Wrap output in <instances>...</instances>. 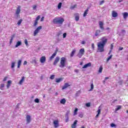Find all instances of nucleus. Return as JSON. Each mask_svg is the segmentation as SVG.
Instances as JSON below:
<instances>
[{
    "label": "nucleus",
    "mask_w": 128,
    "mask_h": 128,
    "mask_svg": "<svg viewBox=\"0 0 128 128\" xmlns=\"http://www.w3.org/2000/svg\"><path fill=\"white\" fill-rule=\"evenodd\" d=\"M62 80V78H56V82H60Z\"/></svg>",
    "instance_id": "a878e982"
},
{
    "label": "nucleus",
    "mask_w": 128,
    "mask_h": 128,
    "mask_svg": "<svg viewBox=\"0 0 128 128\" xmlns=\"http://www.w3.org/2000/svg\"><path fill=\"white\" fill-rule=\"evenodd\" d=\"M66 102V100L64 98L62 99L60 101V103L62 104H65Z\"/></svg>",
    "instance_id": "aec40b11"
},
{
    "label": "nucleus",
    "mask_w": 128,
    "mask_h": 128,
    "mask_svg": "<svg viewBox=\"0 0 128 128\" xmlns=\"http://www.w3.org/2000/svg\"><path fill=\"white\" fill-rule=\"evenodd\" d=\"M32 8H33V10H36V6L34 5L33 6H32Z\"/></svg>",
    "instance_id": "8fccbe9b"
},
{
    "label": "nucleus",
    "mask_w": 128,
    "mask_h": 128,
    "mask_svg": "<svg viewBox=\"0 0 128 128\" xmlns=\"http://www.w3.org/2000/svg\"><path fill=\"white\" fill-rule=\"evenodd\" d=\"M76 8V5H74L73 6H71L70 7V10H74V8Z\"/></svg>",
    "instance_id": "c9c22d12"
},
{
    "label": "nucleus",
    "mask_w": 128,
    "mask_h": 128,
    "mask_svg": "<svg viewBox=\"0 0 128 128\" xmlns=\"http://www.w3.org/2000/svg\"><path fill=\"white\" fill-rule=\"evenodd\" d=\"M74 72H77L78 73V72H80V70H78L76 69V70H74Z\"/></svg>",
    "instance_id": "e2e57ef3"
},
{
    "label": "nucleus",
    "mask_w": 128,
    "mask_h": 128,
    "mask_svg": "<svg viewBox=\"0 0 128 128\" xmlns=\"http://www.w3.org/2000/svg\"><path fill=\"white\" fill-rule=\"evenodd\" d=\"M42 28V26H39L36 28V30L34 31V36H36V34H38L40 32V30Z\"/></svg>",
    "instance_id": "20e7f679"
},
{
    "label": "nucleus",
    "mask_w": 128,
    "mask_h": 128,
    "mask_svg": "<svg viewBox=\"0 0 128 128\" xmlns=\"http://www.w3.org/2000/svg\"><path fill=\"white\" fill-rule=\"evenodd\" d=\"M68 114H70V112L67 111L66 115H65V118H66V122H68V120L70 118L68 117Z\"/></svg>",
    "instance_id": "0eeeda50"
},
{
    "label": "nucleus",
    "mask_w": 128,
    "mask_h": 128,
    "mask_svg": "<svg viewBox=\"0 0 128 128\" xmlns=\"http://www.w3.org/2000/svg\"><path fill=\"white\" fill-rule=\"evenodd\" d=\"M86 106H87V108H90V103H86Z\"/></svg>",
    "instance_id": "a18cd8bd"
},
{
    "label": "nucleus",
    "mask_w": 128,
    "mask_h": 128,
    "mask_svg": "<svg viewBox=\"0 0 128 128\" xmlns=\"http://www.w3.org/2000/svg\"><path fill=\"white\" fill-rule=\"evenodd\" d=\"M12 40H14V38H11L10 40V44L12 42Z\"/></svg>",
    "instance_id": "6e6d98bb"
},
{
    "label": "nucleus",
    "mask_w": 128,
    "mask_h": 128,
    "mask_svg": "<svg viewBox=\"0 0 128 128\" xmlns=\"http://www.w3.org/2000/svg\"><path fill=\"white\" fill-rule=\"evenodd\" d=\"M81 92H81V90H78V91L76 92V94H75L76 96H80V95Z\"/></svg>",
    "instance_id": "5701e85b"
},
{
    "label": "nucleus",
    "mask_w": 128,
    "mask_h": 128,
    "mask_svg": "<svg viewBox=\"0 0 128 128\" xmlns=\"http://www.w3.org/2000/svg\"><path fill=\"white\" fill-rule=\"evenodd\" d=\"M104 0H101L100 2V5L102 6V4H104Z\"/></svg>",
    "instance_id": "603ef678"
},
{
    "label": "nucleus",
    "mask_w": 128,
    "mask_h": 128,
    "mask_svg": "<svg viewBox=\"0 0 128 128\" xmlns=\"http://www.w3.org/2000/svg\"><path fill=\"white\" fill-rule=\"evenodd\" d=\"M28 64V62L24 61V64L26 65V64Z\"/></svg>",
    "instance_id": "0e129e2a"
},
{
    "label": "nucleus",
    "mask_w": 128,
    "mask_h": 128,
    "mask_svg": "<svg viewBox=\"0 0 128 128\" xmlns=\"http://www.w3.org/2000/svg\"><path fill=\"white\" fill-rule=\"evenodd\" d=\"M20 6L18 7L16 12V14L17 16V18L18 16V14H20Z\"/></svg>",
    "instance_id": "6e6552de"
},
{
    "label": "nucleus",
    "mask_w": 128,
    "mask_h": 128,
    "mask_svg": "<svg viewBox=\"0 0 128 128\" xmlns=\"http://www.w3.org/2000/svg\"><path fill=\"white\" fill-rule=\"evenodd\" d=\"M76 49H74L72 50V53L70 54L71 58H72V56H74V54H76Z\"/></svg>",
    "instance_id": "6ab92c4d"
},
{
    "label": "nucleus",
    "mask_w": 128,
    "mask_h": 128,
    "mask_svg": "<svg viewBox=\"0 0 128 128\" xmlns=\"http://www.w3.org/2000/svg\"><path fill=\"white\" fill-rule=\"evenodd\" d=\"M78 108H76V109L74 110V115L76 114V112H78Z\"/></svg>",
    "instance_id": "4c0bfd02"
},
{
    "label": "nucleus",
    "mask_w": 128,
    "mask_h": 128,
    "mask_svg": "<svg viewBox=\"0 0 128 128\" xmlns=\"http://www.w3.org/2000/svg\"><path fill=\"white\" fill-rule=\"evenodd\" d=\"M40 18V16H38L36 18V21L38 22V20Z\"/></svg>",
    "instance_id": "ea45409f"
},
{
    "label": "nucleus",
    "mask_w": 128,
    "mask_h": 128,
    "mask_svg": "<svg viewBox=\"0 0 128 128\" xmlns=\"http://www.w3.org/2000/svg\"><path fill=\"white\" fill-rule=\"evenodd\" d=\"M90 66H92V63L90 62L85 64L82 67V68H88Z\"/></svg>",
    "instance_id": "9d476101"
},
{
    "label": "nucleus",
    "mask_w": 128,
    "mask_h": 128,
    "mask_svg": "<svg viewBox=\"0 0 128 128\" xmlns=\"http://www.w3.org/2000/svg\"><path fill=\"white\" fill-rule=\"evenodd\" d=\"M54 124L55 128H58V121L56 120L54 121Z\"/></svg>",
    "instance_id": "f3484780"
},
{
    "label": "nucleus",
    "mask_w": 128,
    "mask_h": 128,
    "mask_svg": "<svg viewBox=\"0 0 128 128\" xmlns=\"http://www.w3.org/2000/svg\"><path fill=\"white\" fill-rule=\"evenodd\" d=\"M123 16H124V19L126 18H128V12H124L123 13Z\"/></svg>",
    "instance_id": "412c9836"
},
{
    "label": "nucleus",
    "mask_w": 128,
    "mask_h": 128,
    "mask_svg": "<svg viewBox=\"0 0 128 128\" xmlns=\"http://www.w3.org/2000/svg\"><path fill=\"white\" fill-rule=\"evenodd\" d=\"M98 24H99L100 28L102 30H104V22L102 21H100L98 22Z\"/></svg>",
    "instance_id": "423d86ee"
},
{
    "label": "nucleus",
    "mask_w": 128,
    "mask_h": 128,
    "mask_svg": "<svg viewBox=\"0 0 128 128\" xmlns=\"http://www.w3.org/2000/svg\"><path fill=\"white\" fill-rule=\"evenodd\" d=\"M59 60H60V57L58 56L56 57L54 62V65L56 66V64L58 62Z\"/></svg>",
    "instance_id": "9b49d317"
},
{
    "label": "nucleus",
    "mask_w": 128,
    "mask_h": 128,
    "mask_svg": "<svg viewBox=\"0 0 128 128\" xmlns=\"http://www.w3.org/2000/svg\"><path fill=\"white\" fill-rule=\"evenodd\" d=\"M24 44L26 46H28V40L27 39H25L24 40Z\"/></svg>",
    "instance_id": "58836bf2"
},
{
    "label": "nucleus",
    "mask_w": 128,
    "mask_h": 128,
    "mask_svg": "<svg viewBox=\"0 0 128 128\" xmlns=\"http://www.w3.org/2000/svg\"><path fill=\"white\" fill-rule=\"evenodd\" d=\"M110 126L112 128H114V126H116V124H111Z\"/></svg>",
    "instance_id": "09e8293b"
},
{
    "label": "nucleus",
    "mask_w": 128,
    "mask_h": 128,
    "mask_svg": "<svg viewBox=\"0 0 128 128\" xmlns=\"http://www.w3.org/2000/svg\"><path fill=\"white\" fill-rule=\"evenodd\" d=\"M34 102H36V104H38V102H40V100L36 98L34 100Z\"/></svg>",
    "instance_id": "e433bc0d"
},
{
    "label": "nucleus",
    "mask_w": 128,
    "mask_h": 128,
    "mask_svg": "<svg viewBox=\"0 0 128 128\" xmlns=\"http://www.w3.org/2000/svg\"><path fill=\"white\" fill-rule=\"evenodd\" d=\"M62 32H59L58 34H57V36H60V34H62Z\"/></svg>",
    "instance_id": "c03bdc74"
},
{
    "label": "nucleus",
    "mask_w": 128,
    "mask_h": 128,
    "mask_svg": "<svg viewBox=\"0 0 128 128\" xmlns=\"http://www.w3.org/2000/svg\"><path fill=\"white\" fill-rule=\"evenodd\" d=\"M50 80H54V75H52L50 77Z\"/></svg>",
    "instance_id": "de8ad7c7"
},
{
    "label": "nucleus",
    "mask_w": 128,
    "mask_h": 128,
    "mask_svg": "<svg viewBox=\"0 0 128 128\" xmlns=\"http://www.w3.org/2000/svg\"><path fill=\"white\" fill-rule=\"evenodd\" d=\"M70 86V84H68V83H65L64 86L62 88V90H66V88H68Z\"/></svg>",
    "instance_id": "4468645a"
},
{
    "label": "nucleus",
    "mask_w": 128,
    "mask_h": 128,
    "mask_svg": "<svg viewBox=\"0 0 128 128\" xmlns=\"http://www.w3.org/2000/svg\"><path fill=\"white\" fill-rule=\"evenodd\" d=\"M20 64H22V60H18V68H20Z\"/></svg>",
    "instance_id": "393cba45"
},
{
    "label": "nucleus",
    "mask_w": 128,
    "mask_h": 128,
    "mask_svg": "<svg viewBox=\"0 0 128 128\" xmlns=\"http://www.w3.org/2000/svg\"><path fill=\"white\" fill-rule=\"evenodd\" d=\"M118 16V12H116V11L112 12V16L113 18H116Z\"/></svg>",
    "instance_id": "ddd939ff"
},
{
    "label": "nucleus",
    "mask_w": 128,
    "mask_h": 128,
    "mask_svg": "<svg viewBox=\"0 0 128 128\" xmlns=\"http://www.w3.org/2000/svg\"><path fill=\"white\" fill-rule=\"evenodd\" d=\"M6 80H8V77H4L3 80V82H6Z\"/></svg>",
    "instance_id": "5fc2aeb1"
},
{
    "label": "nucleus",
    "mask_w": 128,
    "mask_h": 128,
    "mask_svg": "<svg viewBox=\"0 0 128 128\" xmlns=\"http://www.w3.org/2000/svg\"><path fill=\"white\" fill-rule=\"evenodd\" d=\"M44 17H42L40 19V22H43L44 21Z\"/></svg>",
    "instance_id": "69168bd1"
},
{
    "label": "nucleus",
    "mask_w": 128,
    "mask_h": 128,
    "mask_svg": "<svg viewBox=\"0 0 128 128\" xmlns=\"http://www.w3.org/2000/svg\"><path fill=\"white\" fill-rule=\"evenodd\" d=\"M15 64H16V62H12V63L11 68H14Z\"/></svg>",
    "instance_id": "f704fd0d"
},
{
    "label": "nucleus",
    "mask_w": 128,
    "mask_h": 128,
    "mask_svg": "<svg viewBox=\"0 0 128 128\" xmlns=\"http://www.w3.org/2000/svg\"><path fill=\"white\" fill-rule=\"evenodd\" d=\"M40 62H42V64H44V62H46V57L45 56H42L41 57L40 59Z\"/></svg>",
    "instance_id": "dca6fc26"
},
{
    "label": "nucleus",
    "mask_w": 128,
    "mask_h": 128,
    "mask_svg": "<svg viewBox=\"0 0 128 128\" xmlns=\"http://www.w3.org/2000/svg\"><path fill=\"white\" fill-rule=\"evenodd\" d=\"M100 32H101L100 30H97L95 32V34H94L95 36H98L100 34Z\"/></svg>",
    "instance_id": "2eb2a0df"
},
{
    "label": "nucleus",
    "mask_w": 128,
    "mask_h": 128,
    "mask_svg": "<svg viewBox=\"0 0 128 128\" xmlns=\"http://www.w3.org/2000/svg\"><path fill=\"white\" fill-rule=\"evenodd\" d=\"M102 41L98 44V50L99 52H104V46L108 42V39L106 38V36H103L102 38Z\"/></svg>",
    "instance_id": "f257e3e1"
},
{
    "label": "nucleus",
    "mask_w": 128,
    "mask_h": 128,
    "mask_svg": "<svg viewBox=\"0 0 128 128\" xmlns=\"http://www.w3.org/2000/svg\"><path fill=\"white\" fill-rule=\"evenodd\" d=\"M26 124H28L32 122V117L30 115H26Z\"/></svg>",
    "instance_id": "39448f33"
},
{
    "label": "nucleus",
    "mask_w": 128,
    "mask_h": 128,
    "mask_svg": "<svg viewBox=\"0 0 128 128\" xmlns=\"http://www.w3.org/2000/svg\"><path fill=\"white\" fill-rule=\"evenodd\" d=\"M20 46H22V41H18L16 45L15 46V48H18Z\"/></svg>",
    "instance_id": "a211bd4d"
},
{
    "label": "nucleus",
    "mask_w": 128,
    "mask_h": 128,
    "mask_svg": "<svg viewBox=\"0 0 128 128\" xmlns=\"http://www.w3.org/2000/svg\"><path fill=\"white\" fill-rule=\"evenodd\" d=\"M12 84V81L11 80H8V84Z\"/></svg>",
    "instance_id": "680f3d73"
},
{
    "label": "nucleus",
    "mask_w": 128,
    "mask_h": 128,
    "mask_svg": "<svg viewBox=\"0 0 128 128\" xmlns=\"http://www.w3.org/2000/svg\"><path fill=\"white\" fill-rule=\"evenodd\" d=\"M62 2H60L58 4V10H60V8H62Z\"/></svg>",
    "instance_id": "c756f323"
},
{
    "label": "nucleus",
    "mask_w": 128,
    "mask_h": 128,
    "mask_svg": "<svg viewBox=\"0 0 128 128\" xmlns=\"http://www.w3.org/2000/svg\"><path fill=\"white\" fill-rule=\"evenodd\" d=\"M64 22V19L62 18L56 17L52 20V22L54 24H62Z\"/></svg>",
    "instance_id": "f03ea898"
},
{
    "label": "nucleus",
    "mask_w": 128,
    "mask_h": 128,
    "mask_svg": "<svg viewBox=\"0 0 128 128\" xmlns=\"http://www.w3.org/2000/svg\"><path fill=\"white\" fill-rule=\"evenodd\" d=\"M94 84H91V88L89 90V92H92L94 90Z\"/></svg>",
    "instance_id": "473e14b6"
},
{
    "label": "nucleus",
    "mask_w": 128,
    "mask_h": 128,
    "mask_svg": "<svg viewBox=\"0 0 128 128\" xmlns=\"http://www.w3.org/2000/svg\"><path fill=\"white\" fill-rule=\"evenodd\" d=\"M79 53L81 54H84V48H81L79 51Z\"/></svg>",
    "instance_id": "4be33fe9"
},
{
    "label": "nucleus",
    "mask_w": 128,
    "mask_h": 128,
    "mask_svg": "<svg viewBox=\"0 0 128 128\" xmlns=\"http://www.w3.org/2000/svg\"><path fill=\"white\" fill-rule=\"evenodd\" d=\"M2 88H4V84H1V86L0 87V90H2Z\"/></svg>",
    "instance_id": "79ce46f5"
},
{
    "label": "nucleus",
    "mask_w": 128,
    "mask_h": 128,
    "mask_svg": "<svg viewBox=\"0 0 128 128\" xmlns=\"http://www.w3.org/2000/svg\"><path fill=\"white\" fill-rule=\"evenodd\" d=\"M24 80V76H22V79L20 80L19 82L20 84H22Z\"/></svg>",
    "instance_id": "b1692460"
},
{
    "label": "nucleus",
    "mask_w": 128,
    "mask_h": 128,
    "mask_svg": "<svg viewBox=\"0 0 128 128\" xmlns=\"http://www.w3.org/2000/svg\"><path fill=\"white\" fill-rule=\"evenodd\" d=\"M38 26V21H34V26Z\"/></svg>",
    "instance_id": "37998d69"
},
{
    "label": "nucleus",
    "mask_w": 128,
    "mask_h": 128,
    "mask_svg": "<svg viewBox=\"0 0 128 128\" xmlns=\"http://www.w3.org/2000/svg\"><path fill=\"white\" fill-rule=\"evenodd\" d=\"M82 44H86V42L84 41H82Z\"/></svg>",
    "instance_id": "338daca9"
},
{
    "label": "nucleus",
    "mask_w": 128,
    "mask_h": 128,
    "mask_svg": "<svg viewBox=\"0 0 128 128\" xmlns=\"http://www.w3.org/2000/svg\"><path fill=\"white\" fill-rule=\"evenodd\" d=\"M63 38H66V33L65 32L63 34Z\"/></svg>",
    "instance_id": "3c124183"
},
{
    "label": "nucleus",
    "mask_w": 128,
    "mask_h": 128,
    "mask_svg": "<svg viewBox=\"0 0 128 128\" xmlns=\"http://www.w3.org/2000/svg\"><path fill=\"white\" fill-rule=\"evenodd\" d=\"M122 32L126 34V30H122Z\"/></svg>",
    "instance_id": "774afa93"
},
{
    "label": "nucleus",
    "mask_w": 128,
    "mask_h": 128,
    "mask_svg": "<svg viewBox=\"0 0 128 128\" xmlns=\"http://www.w3.org/2000/svg\"><path fill=\"white\" fill-rule=\"evenodd\" d=\"M98 114H100V109H98Z\"/></svg>",
    "instance_id": "052dcab7"
},
{
    "label": "nucleus",
    "mask_w": 128,
    "mask_h": 128,
    "mask_svg": "<svg viewBox=\"0 0 128 128\" xmlns=\"http://www.w3.org/2000/svg\"><path fill=\"white\" fill-rule=\"evenodd\" d=\"M98 72H102V66H100L99 70H98Z\"/></svg>",
    "instance_id": "7c9ffc66"
},
{
    "label": "nucleus",
    "mask_w": 128,
    "mask_h": 128,
    "mask_svg": "<svg viewBox=\"0 0 128 128\" xmlns=\"http://www.w3.org/2000/svg\"><path fill=\"white\" fill-rule=\"evenodd\" d=\"M66 59L64 57H62L60 60V65L59 66L60 68H64L66 66Z\"/></svg>",
    "instance_id": "7ed1b4c3"
},
{
    "label": "nucleus",
    "mask_w": 128,
    "mask_h": 128,
    "mask_svg": "<svg viewBox=\"0 0 128 128\" xmlns=\"http://www.w3.org/2000/svg\"><path fill=\"white\" fill-rule=\"evenodd\" d=\"M112 58V55H110V56H109L107 58V62H108V60H110Z\"/></svg>",
    "instance_id": "a19ab883"
},
{
    "label": "nucleus",
    "mask_w": 128,
    "mask_h": 128,
    "mask_svg": "<svg viewBox=\"0 0 128 128\" xmlns=\"http://www.w3.org/2000/svg\"><path fill=\"white\" fill-rule=\"evenodd\" d=\"M82 56L84 55L80 52L77 54V56H78V58H82Z\"/></svg>",
    "instance_id": "72a5a7b5"
},
{
    "label": "nucleus",
    "mask_w": 128,
    "mask_h": 128,
    "mask_svg": "<svg viewBox=\"0 0 128 128\" xmlns=\"http://www.w3.org/2000/svg\"><path fill=\"white\" fill-rule=\"evenodd\" d=\"M88 9H86L84 14V16H86V14H88Z\"/></svg>",
    "instance_id": "c85d7f7f"
},
{
    "label": "nucleus",
    "mask_w": 128,
    "mask_h": 128,
    "mask_svg": "<svg viewBox=\"0 0 128 128\" xmlns=\"http://www.w3.org/2000/svg\"><path fill=\"white\" fill-rule=\"evenodd\" d=\"M75 20L76 22H78L80 20V16L77 15L75 16Z\"/></svg>",
    "instance_id": "cd10ccee"
},
{
    "label": "nucleus",
    "mask_w": 128,
    "mask_h": 128,
    "mask_svg": "<svg viewBox=\"0 0 128 128\" xmlns=\"http://www.w3.org/2000/svg\"><path fill=\"white\" fill-rule=\"evenodd\" d=\"M124 50V48L122 47H120L118 48V50Z\"/></svg>",
    "instance_id": "4d7b16f0"
},
{
    "label": "nucleus",
    "mask_w": 128,
    "mask_h": 128,
    "mask_svg": "<svg viewBox=\"0 0 128 128\" xmlns=\"http://www.w3.org/2000/svg\"><path fill=\"white\" fill-rule=\"evenodd\" d=\"M92 48H94V44H92Z\"/></svg>",
    "instance_id": "bf43d9fd"
},
{
    "label": "nucleus",
    "mask_w": 128,
    "mask_h": 128,
    "mask_svg": "<svg viewBox=\"0 0 128 128\" xmlns=\"http://www.w3.org/2000/svg\"><path fill=\"white\" fill-rule=\"evenodd\" d=\"M22 20L20 19V20L18 21L17 24H18V26H20V24H22Z\"/></svg>",
    "instance_id": "2f4dec72"
},
{
    "label": "nucleus",
    "mask_w": 128,
    "mask_h": 128,
    "mask_svg": "<svg viewBox=\"0 0 128 128\" xmlns=\"http://www.w3.org/2000/svg\"><path fill=\"white\" fill-rule=\"evenodd\" d=\"M76 124H78V120H75L74 124L72 125V128H76Z\"/></svg>",
    "instance_id": "f8f14e48"
},
{
    "label": "nucleus",
    "mask_w": 128,
    "mask_h": 128,
    "mask_svg": "<svg viewBox=\"0 0 128 128\" xmlns=\"http://www.w3.org/2000/svg\"><path fill=\"white\" fill-rule=\"evenodd\" d=\"M56 54H58V50H56L55 52L52 54V56L50 57V60H52V58H54V56H56Z\"/></svg>",
    "instance_id": "1a4fd4ad"
},
{
    "label": "nucleus",
    "mask_w": 128,
    "mask_h": 128,
    "mask_svg": "<svg viewBox=\"0 0 128 128\" xmlns=\"http://www.w3.org/2000/svg\"><path fill=\"white\" fill-rule=\"evenodd\" d=\"M117 106V108L115 109V110L116 112H118V110H120V108H122V106Z\"/></svg>",
    "instance_id": "bb28decb"
},
{
    "label": "nucleus",
    "mask_w": 128,
    "mask_h": 128,
    "mask_svg": "<svg viewBox=\"0 0 128 128\" xmlns=\"http://www.w3.org/2000/svg\"><path fill=\"white\" fill-rule=\"evenodd\" d=\"M79 116L80 118H82L84 116V114H79Z\"/></svg>",
    "instance_id": "13d9d810"
},
{
    "label": "nucleus",
    "mask_w": 128,
    "mask_h": 128,
    "mask_svg": "<svg viewBox=\"0 0 128 128\" xmlns=\"http://www.w3.org/2000/svg\"><path fill=\"white\" fill-rule=\"evenodd\" d=\"M113 49H114V45L112 44L110 46V50H112Z\"/></svg>",
    "instance_id": "864d4df0"
},
{
    "label": "nucleus",
    "mask_w": 128,
    "mask_h": 128,
    "mask_svg": "<svg viewBox=\"0 0 128 128\" xmlns=\"http://www.w3.org/2000/svg\"><path fill=\"white\" fill-rule=\"evenodd\" d=\"M32 62H34V64H36V58H34V59L32 60Z\"/></svg>",
    "instance_id": "49530a36"
}]
</instances>
